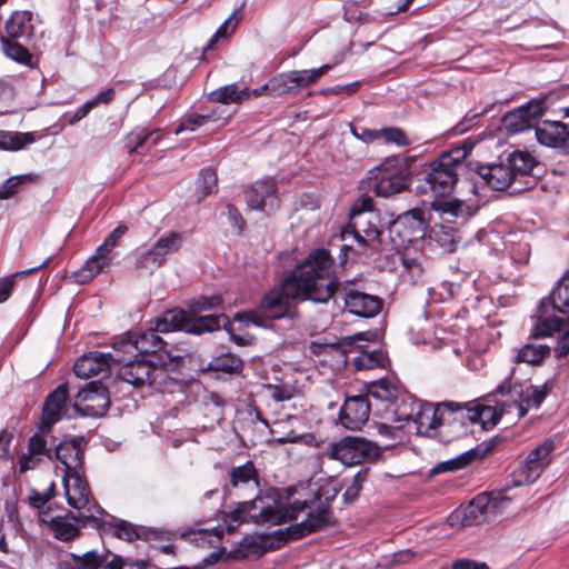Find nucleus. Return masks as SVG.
I'll use <instances>...</instances> for the list:
<instances>
[{
	"instance_id": "f257e3e1",
	"label": "nucleus",
	"mask_w": 569,
	"mask_h": 569,
	"mask_svg": "<svg viewBox=\"0 0 569 569\" xmlns=\"http://www.w3.org/2000/svg\"><path fill=\"white\" fill-rule=\"evenodd\" d=\"M333 259L326 249L311 251L283 280L280 288L269 290L257 310L237 313L234 319L264 326V319L295 318L290 300L326 303L332 298V283L328 272Z\"/></svg>"
},
{
	"instance_id": "f03ea898",
	"label": "nucleus",
	"mask_w": 569,
	"mask_h": 569,
	"mask_svg": "<svg viewBox=\"0 0 569 569\" xmlns=\"http://www.w3.org/2000/svg\"><path fill=\"white\" fill-rule=\"evenodd\" d=\"M339 490L336 486H322L310 499L295 500L290 503L288 515H295L293 520L303 510L308 509L309 511L301 522L292 523L286 529H278L276 531L277 538L282 543H287L336 526L337 518L332 510V502L336 500Z\"/></svg>"
},
{
	"instance_id": "7ed1b4c3",
	"label": "nucleus",
	"mask_w": 569,
	"mask_h": 569,
	"mask_svg": "<svg viewBox=\"0 0 569 569\" xmlns=\"http://www.w3.org/2000/svg\"><path fill=\"white\" fill-rule=\"evenodd\" d=\"M229 517L237 525L250 521L256 525H280L293 520L295 515H288V508L281 507L274 492H267L259 493L250 501L238 502Z\"/></svg>"
},
{
	"instance_id": "20e7f679",
	"label": "nucleus",
	"mask_w": 569,
	"mask_h": 569,
	"mask_svg": "<svg viewBox=\"0 0 569 569\" xmlns=\"http://www.w3.org/2000/svg\"><path fill=\"white\" fill-rule=\"evenodd\" d=\"M410 170L399 157L386 158L379 166L368 172L369 188L378 197L389 198L409 187Z\"/></svg>"
},
{
	"instance_id": "39448f33",
	"label": "nucleus",
	"mask_w": 569,
	"mask_h": 569,
	"mask_svg": "<svg viewBox=\"0 0 569 569\" xmlns=\"http://www.w3.org/2000/svg\"><path fill=\"white\" fill-rule=\"evenodd\" d=\"M511 502L512 497L508 496V488L480 492L467 506L460 508L461 523L469 527L490 522L502 515Z\"/></svg>"
},
{
	"instance_id": "423d86ee",
	"label": "nucleus",
	"mask_w": 569,
	"mask_h": 569,
	"mask_svg": "<svg viewBox=\"0 0 569 569\" xmlns=\"http://www.w3.org/2000/svg\"><path fill=\"white\" fill-rule=\"evenodd\" d=\"M470 149H453L430 164L425 181L436 197L445 198L451 194L458 182L459 170L463 167L461 161Z\"/></svg>"
},
{
	"instance_id": "0eeeda50",
	"label": "nucleus",
	"mask_w": 569,
	"mask_h": 569,
	"mask_svg": "<svg viewBox=\"0 0 569 569\" xmlns=\"http://www.w3.org/2000/svg\"><path fill=\"white\" fill-rule=\"evenodd\" d=\"M383 447L361 437L347 436L339 441L323 443L319 458L338 460L340 462H365L366 460H378L381 457Z\"/></svg>"
},
{
	"instance_id": "6e6552de",
	"label": "nucleus",
	"mask_w": 569,
	"mask_h": 569,
	"mask_svg": "<svg viewBox=\"0 0 569 569\" xmlns=\"http://www.w3.org/2000/svg\"><path fill=\"white\" fill-rule=\"evenodd\" d=\"M63 487L70 507L86 513L102 516L104 509L93 499L84 477L83 465H63Z\"/></svg>"
},
{
	"instance_id": "1a4fd4ad",
	"label": "nucleus",
	"mask_w": 569,
	"mask_h": 569,
	"mask_svg": "<svg viewBox=\"0 0 569 569\" xmlns=\"http://www.w3.org/2000/svg\"><path fill=\"white\" fill-rule=\"evenodd\" d=\"M118 377L136 389H142L144 387L162 389L166 387L169 379L164 367L157 366L144 358L133 359L122 363L118 369Z\"/></svg>"
},
{
	"instance_id": "9d476101",
	"label": "nucleus",
	"mask_w": 569,
	"mask_h": 569,
	"mask_svg": "<svg viewBox=\"0 0 569 569\" xmlns=\"http://www.w3.org/2000/svg\"><path fill=\"white\" fill-rule=\"evenodd\" d=\"M82 526H91L103 532H111L119 539L131 542L136 539L149 540H171L173 535L167 531H160L151 528L138 529L133 523L127 520L107 521L101 516L88 513L83 517Z\"/></svg>"
},
{
	"instance_id": "9b49d317",
	"label": "nucleus",
	"mask_w": 569,
	"mask_h": 569,
	"mask_svg": "<svg viewBox=\"0 0 569 569\" xmlns=\"http://www.w3.org/2000/svg\"><path fill=\"white\" fill-rule=\"evenodd\" d=\"M547 388L536 386H522L519 383L511 385L505 381L493 391V397L506 398L503 401V410L506 407L516 409L519 417H525L530 408H538L547 396Z\"/></svg>"
},
{
	"instance_id": "f8f14e48",
	"label": "nucleus",
	"mask_w": 569,
	"mask_h": 569,
	"mask_svg": "<svg viewBox=\"0 0 569 569\" xmlns=\"http://www.w3.org/2000/svg\"><path fill=\"white\" fill-rule=\"evenodd\" d=\"M423 212L410 210L400 214L389 227L390 239L396 249L420 247L426 236Z\"/></svg>"
},
{
	"instance_id": "ddd939ff",
	"label": "nucleus",
	"mask_w": 569,
	"mask_h": 569,
	"mask_svg": "<svg viewBox=\"0 0 569 569\" xmlns=\"http://www.w3.org/2000/svg\"><path fill=\"white\" fill-rule=\"evenodd\" d=\"M128 227L119 224L112 230L104 241L96 249L94 254L91 256L84 264L74 272V278L78 283H88L99 273L108 270L112 263L111 251L119 244L120 239L127 233Z\"/></svg>"
},
{
	"instance_id": "4468645a",
	"label": "nucleus",
	"mask_w": 569,
	"mask_h": 569,
	"mask_svg": "<svg viewBox=\"0 0 569 569\" xmlns=\"http://www.w3.org/2000/svg\"><path fill=\"white\" fill-rule=\"evenodd\" d=\"M328 280L332 283V296L340 295L350 313L362 318H372L380 312L382 300L378 296L360 291L351 283L337 282L332 279V268L329 269Z\"/></svg>"
},
{
	"instance_id": "2eb2a0df",
	"label": "nucleus",
	"mask_w": 569,
	"mask_h": 569,
	"mask_svg": "<svg viewBox=\"0 0 569 569\" xmlns=\"http://www.w3.org/2000/svg\"><path fill=\"white\" fill-rule=\"evenodd\" d=\"M350 340L349 353L358 352L355 357L345 355L340 348L333 346H315L313 352L318 355L335 352L339 358H343V362L351 363L357 370H370L385 365L386 353L382 350L369 349L368 346L358 343L359 341L366 340L365 333H357L353 337H350Z\"/></svg>"
},
{
	"instance_id": "dca6fc26",
	"label": "nucleus",
	"mask_w": 569,
	"mask_h": 569,
	"mask_svg": "<svg viewBox=\"0 0 569 569\" xmlns=\"http://www.w3.org/2000/svg\"><path fill=\"white\" fill-rule=\"evenodd\" d=\"M109 403L107 388L100 381H90L78 392L73 408L81 416L101 417Z\"/></svg>"
},
{
	"instance_id": "f3484780",
	"label": "nucleus",
	"mask_w": 569,
	"mask_h": 569,
	"mask_svg": "<svg viewBox=\"0 0 569 569\" xmlns=\"http://www.w3.org/2000/svg\"><path fill=\"white\" fill-rule=\"evenodd\" d=\"M222 303L220 296L200 297L190 305L191 311V333L200 335L210 332L228 323V318L224 315H208L196 317L197 313L214 309Z\"/></svg>"
},
{
	"instance_id": "a211bd4d",
	"label": "nucleus",
	"mask_w": 569,
	"mask_h": 569,
	"mask_svg": "<svg viewBox=\"0 0 569 569\" xmlns=\"http://www.w3.org/2000/svg\"><path fill=\"white\" fill-rule=\"evenodd\" d=\"M68 392V383L63 382L46 397L41 409V417L37 423L38 429L52 431L53 426L59 422L66 413Z\"/></svg>"
},
{
	"instance_id": "6ab92c4d",
	"label": "nucleus",
	"mask_w": 569,
	"mask_h": 569,
	"mask_svg": "<svg viewBox=\"0 0 569 569\" xmlns=\"http://www.w3.org/2000/svg\"><path fill=\"white\" fill-rule=\"evenodd\" d=\"M545 113V103L532 100L506 113L502 118L505 129L511 133H518L536 126Z\"/></svg>"
},
{
	"instance_id": "aec40b11",
	"label": "nucleus",
	"mask_w": 569,
	"mask_h": 569,
	"mask_svg": "<svg viewBox=\"0 0 569 569\" xmlns=\"http://www.w3.org/2000/svg\"><path fill=\"white\" fill-rule=\"evenodd\" d=\"M372 403L367 396L348 397L339 411V423L348 430H359L368 421Z\"/></svg>"
},
{
	"instance_id": "412c9836",
	"label": "nucleus",
	"mask_w": 569,
	"mask_h": 569,
	"mask_svg": "<svg viewBox=\"0 0 569 569\" xmlns=\"http://www.w3.org/2000/svg\"><path fill=\"white\" fill-rule=\"evenodd\" d=\"M400 389L388 379L373 381L368 386L367 398L373 400L375 415L381 418L387 413L395 403L399 401L401 396Z\"/></svg>"
},
{
	"instance_id": "4be33fe9",
	"label": "nucleus",
	"mask_w": 569,
	"mask_h": 569,
	"mask_svg": "<svg viewBox=\"0 0 569 569\" xmlns=\"http://www.w3.org/2000/svg\"><path fill=\"white\" fill-rule=\"evenodd\" d=\"M247 204L254 210L278 208L277 186L273 179H263L252 183L244 192Z\"/></svg>"
},
{
	"instance_id": "5701e85b",
	"label": "nucleus",
	"mask_w": 569,
	"mask_h": 569,
	"mask_svg": "<svg viewBox=\"0 0 569 569\" xmlns=\"http://www.w3.org/2000/svg\"><path fill=\"white\" fill-rule=\"evenodd\" d=\"M88 516L86 512L79 511L74 515L72 511H67L64 516L52 517L49 520L43 519L48 523L53 537L60 541L69 542L74 540L81 535L83 517Z\"/></svg>"
},
{
	"instance_id": "b1692460",
	"label": "nucleus",
	"mask_w": 569,
	"mask_h": 569,
	"mask_svg": "<svg viewBox=\"0 0 569 569\" xmlns=\"http://www.w3.org/2000/svg\"><path fill=\"white\" fill-rule=\"evenodd\" d=\"M113 362L120 363L122 359L113 353L89 352L76 361L73 371L79 378H90L107 371Z\"/></svg>"
},
{
	"instance_id": "393cba45",
	"label": "nucleus",
	"mask_w": 569,
	"mask_h": 569,
	"mask_svg": "<svg viewBox=\"0 0 569 569\" xmlns=\"http://www.w3.org/2000/svg\"><path fill=\"white\" fill-rule=\"evenodd\" d=\"M443 415V402L420 405L413 423L417 432L423 436H432L438 427L445 426Z\"/></svg>"
},
{
	"instance_id": "a878e982",
	"label": "nucleus",
	"mask_w": 569,
	"mask_h": 569,
	"mask_svg": "<svg viewBox=\"0 0 569 569\" xmlns=\"http://www.w3.org/2000/svg\"><path fill=\"white\" fill-rule=\"evenodd\" d=\"M38 16L29 10L13 11L6 21L4 29L10 39H30L33 36Z\"/></svg>"
},
{
	"instance_id": "bb28decb",
	"label": "nucleus",
	"mask_w": 569,
	"mask_h": 569,
	"mask_svg": "<svg viewBox=\"0 0 569 569\" xmlns=\"http://www.w3.org/2000/svg\"><path fill=\"white\" fill-rule=\"evenodd\" d=\"M478 177L481 182L497 191L507 189L513 181L510 166H507V163L503 162L480 166L478 169Z\"/></svg>"
},
{
	"instance_id": "cd10ccee",
	"label": "nucleus",
	"mask_w": 569,
	"mask_h": 569,
	"mask_svg": "<svg viewBox=\"0 0 569 569\" xmlns=\"http://www.w3.org/2000/svg\"><path fill=\"white\" fill-rule=\"evenodd\" d=\"M273 537L277 539V546L272 543L268 545L269 537L268 536H257V537H244L239 543L238 548L234 550V556L237 559H248L251 557L259 558L263 556L266 552L270 550L278 549L282 547V543L273 533Z\"/></svg>"
},
{
	"instance_id": "c85d7f7f",
	"label": "nucleus",
	"mask_w": 569,
	"mask_h": 569,
	"mask_svg": "<svg viewBox=\"0 0 569 569\" xmlns=\"http://www.w3.org/2000/svg\"><path fill=\"white\" fill-rule=\"evenodd\" d=\"M159 333L162 332L157 330L156 325L154 328H150L146 331L140 332L138 336H136L133 341L121 340L119 342V346L123 350L136 349L142 353H156L158 351L163 350L166 346V342L159 336Z\"/></svg>"
},
{
	"instance_id": "c756f323",
	"label": "nucleus",
	"mask_w": 569,
	"mask_h": 569,
	"mask_svg": "<svg viewBox=\"0 0 569 569\" xmlns=\"http://www.w3.org/2000/svg\"><path fill=\"white\" fill-rule=\"evenodd\" d=\"M505 400L506 398H501V400L497 399V407L472 402L473 423H479L482 429L493 428L503 413L511 411L510 407H506V410L502 409Z\"/></svg>"
},
{
	"instance_id": "7c9ffc66",
	"label": "nucleus",
	"mask_w": 569,
	"mask_h": 569,
	"mask_svg": "<svg viewBox=\"0 0 569 569\" xmlns=\"http://www.w3.org/2000/svg\"><path fill=\"white\" fill-rule=\"evenodd\" d=\"M157 330L162 333L184 331L191 333V315L182 309L164 311L157 320Z\"/></svg>"
},
{
	"instance_id": "2f4dec72",
	"label": "nucleus",
	"mask_w": 569,
	"mask_h": 569,
	"mask_svg": "<svg viewBox=\"0 0 569 569\" xmlns=\"http://www.w3.org/2000/svg\"><path fill=\"white\" fill-rule=\"evenodd\" d=\"M87 446L88 441L82 436L64 438L56 446L54 457L59 462H81Z\"/></svg>"
},
{
	"instance_id": "473e14b6",
	"label": "nucleus",
	"mask_w": 569,
	"mask_h": 569,
	"mask_svg": "<svg viewBox=\"0 0 569 569\" xmlns=\"http://www.w3.org/2000/svg\"><path fill=\"white\" fill-rule=\"evenodd\" d=\"M377 214H362L356 213L349 222L355 238L360 243H366L367 240L378 239L380 231L377 227Z\"/></svg>"
},
{
	"instance_id": "72a5a7b5",
	"label": "nucleus",
	"mask_w": 569,
	"mask_h": 569,
	"mask_svg": "<svg viewBox=\"0 0 569 569\" xmlns=\"http://www.w3.org/2000/svg\"><path fill=\"white\" fill-rule=\"evenodd\" d=\"M536 137L539 143L557 148L568 141L569 131L563 123L543 122L541 127L536 128Z\"/></svg>"
},
{
	"instance_id": "f704fd0d",
	"label": "nucleus",
	"mask_w": 569,
	"mask_h": 569,
	"mask_svg": "<svg viewBox=\"0 0 569 569\" xmlns=\"http://www.w3.org/2000/svg\"><path fill=\"white\" fill-rule=\"evenodd\" d=\"M420 405L409 396L401 395L397 405L392 406L382 417L389 422H396L402 426L403 422H413Z\"/></svg>"
},
{
	"instance_id": "c9c22d12",
	"label": "nucleus",
	"mask_w": 569,
	"mask_h": 569,
	"mask_svg": "<svg viewBox=\"0 0 569 569\" xmlns=\"http://www.w3.org/2000/svg\"><path fill=\"white\" fill-rule=\"evenodd\" d=\"M443 410L445 426H453L458 423L462 428H466L469 425H473L472 402H443Z\"/></svg>"
},
{
	"instance_id": "e433bc0d",
	"label": "nucleus",
	"mask_w": 569,
	"mask_h": 569,
	"mask_svg": "<svg viewBox=\"0 0 569 569\" xmlns=\"http://www.w3.org/2000/svg\"><path fill=\"white\" fill-rule=\"evenodd\" d=\"M403 270L410 276L411 281L416 282L423 273V253L420 247H406L397 249Z\"/></svg>"
},
{
	"instance_id": "4c0bfd02",
	"label": "nucleus",
	"mask_w": 569,
	"mask_h": 569,
	"mask_svg": "<svg viewBox=\"0 0 569 569\" xmlns=\"http://www.w3.org/2000/svg\"><path fill=\"white\" fill-rule=\"evenodd\" d=\"M52 431H42L37 428V431L28 440V451L26 453V460H37L41 462L43 460H52V450L48 446L47 437Z\"/></svg>"
},
{
	"instance_id": "58836bf2",
	"label": "nucleus",
	"mask_w": 569,
	"mask_h": 569,
	"mask_svg": "<svg viewBox=\"0 0 569 569\" xmlns=\"http://www.w3.org/2000/svg\"><path fill=\"white\" fill-rule=\"evenodd\" d=\"M183 241L184 236L182 232L167 231L158 238L151 248L156 251L154 254L166 262L168 256L179 252Z\"/></svg>"
},
{
	"instance_id": "ea45409f",
	"label": "nucleus",
	"mask_w": 569,
	"mask_h": 569,
	"mask_svg": "<svg viewBox=\"0 0 569 569\" xmlns=\"http://www.w3.org/2000/svg\"><path fill=\"white\" fill-rule=\"evenodd\" d=\"M251 92L248 87L239 89L236 83L220 87L210 93V100L229 104L240 103L250 97Z\"/></svg>"
},
{
	"instance_id": "a19ab883",
	"label": "nucleus",
	"mask_w": 569,
	"mask_h": 569,
	"mask_svg": "<svg viewBox=\"0 0 569 569\" xmlns=\"http://www.w3.org/2000/svg\"><path fill=\"white\" fill-rule=\"evenodd\" d=\"M34 141L32 132L0 131V150L19 151Z\"/></svg>"
},
{
	"instance_id": "79ce46f5",
	"label": "nucleus",
	"mask_w": 569,
	"mask_h": 569,
	"mask_svg": "<svg viewBox=\"0 0 569 569\" xmlns=\"http://www.w3.org/2000/svg\"><path fill=\"white\" fill-rule=\"evenodd\" d=\"M510 471L511 483L520 487L535 482L542 473L546 465H513Z\"/></svg>"
},
{
	"instance_id": "37998d69",
	"label": "nucleus",
	"mask_w": 569,
	"mask_h": 569,
	"mask_svg": "<svg viewBox=\"0 0 569 569\" xmlns=\"http://www.w3.org/2000/svg\"><path fill=\"white\" fill-rule=\"evenodd\" d=\"M549 355L550 348L547 345L527 343L517 351L516 362H526L536 366L540 365Z\"/></svg>"
},
{
	"instance_id": "c03bdc74",
	"label": "nucleus",
	"mask_w": 569,
	"mask_h": 569,
	"mask_svg": "<svg viewBox=\"0 0 569 569\" xmlns=\"http://www.w3.org/2000/svg\"><path fill=\"white\" fill-rule=\"evenodd\" d=\"M114 94H116V92H114L113 88H109V89L100 92L97 97L87 101L80 108H78L74 111V113L70 117V119L68 120V123L70 126H74L80 120H82L97 106H99L101 103H103V104L110 103L114 99Z\"/></svg>"
},
{
	"instance_id": "a18cd8bd",
	"label": "nucleus",
	"mask_w": 569,
	"mask_h": 569,
	"mask_svg": "<svg viewBox=\"0 0 569 569\" xmlns=\"http://www.w3.org/2000/svg\"><path fill=\"white\" fill-rule=\"evenodd\" d=\"M507 166L512 170V177L529 174L536 166L535 158L526 151H513L509 154Z\"/></svg>"
},
{
	"instance_id": "49530a36",
	"label": "nucleus",
	"mask_w": 569,
	"mask_h": 569,
	"mask_svg": "<svg viewBox=\"0 0 569 569\" xmlns=\"http://www.w3.org/2000/svg\"><path fill=\"white\" fill-rule=\"evenodd\" d=\"M262 90H269L270 94L283 96L288 93H297V84H295L291 72L280 73L269 80L262 87Z\"/></svg>"
},
{
	"instance_id": "de8ad7c7",
	"label": "nucleus",
	"mask_w": 569,
	"mask_h": 569,
	"mask_svg": "<svg viewBox=\"0 0 569 569\" xmlns=\"http://www.w3.org/2000/svg\"><path fill=\"white\" fill-rule=\"evenodd\" d=\"M218 190V177L212 168H203L197 179V196L199 200L207 198L208 196L217 192Z\"/></svg>"
},
{
	"instance_id": "09e8293b",
	"label": "nucleus",
	"mask_w": 569,
	"mask_h": 569,
	"mask_svg": "<svg viewBox=\"0 0 569 569\" xmlns=\"http://www.w3.org/2000/svg\"><path fill=\"white\" fill-rule=\"evenodd\" d=\"M552 308L569 318V274H566L551 292Z\"/></svg>"
},
{
	"instance_id": "8fccbe9b",
	"label": "nucleus",
	"mask_w": 569,
	"mask_h": 569,
	"mask_svg": "<svg viewBox=\"0 0 569 569\" xmlns=\"http://www.w3.org/2000/svg\"><path fill=\"white\" fill-rule=\"evenodd\" d=\"M243 367L242 360L232 353H222L211 359L208 368L213 371L226 373L239 372Z\"/></svg>"
},
{
	"instance_id": "3c124183",
	"label": "nucleus",
	"mask_w": 569,
	"mask_h": 569,
	"mask_svg": "<svg viewBox=\"0 0 569 569\" xmlns=\"http://www.w3.org/2000/svg\"><path fill=\"white\" fill-rule=\"evenodd\" d=\"M0 40L2 44V50L8 58L22 64H31L32 54L26 47L13 41L10 38L1 37Z\"/></svg>"
},
{
	"instance_id": "603ef678",
	"label": "nucleus",
	"mask_w": 569,
	"mask_h": 569,
	"mask_svg": "<svg viewBox=\"0 0 569 569\" xmlns=\"http://www.w3.org/2000/svg\"><path fill=\"white\" fill-rule=\"evenodd\" d=\"M331 68V64H323L317 69L290 71L293 82L297 84V92H299L302 87H308L317 82V80L326 74Z\"/></svg>"
},
{
	"instance_id": "864d4df0",
	"label": "nucleus",
	"mask_w": 569,
	"mask_h": 569,
	"mask_svg": "<svg viewBox=\"0 0 569 569\" xmlns=\"http://www.w3.org/2000/svg\"><path fill=\"white\" fill-rule=\"evenodd\" d=\"M566 323V319L558 317L539 318L533 327L531 336L533 338H545L551 336L553 332H560Z\"/></svg>"
},
{
	"instance_id": "5fc2aeb1",
	"label": "nucleus",
	"mask_w": 569,
	"mask_h": 569,
	"mask_svg": "<svg viewBox=\"0 0 569 569\" xmlns=\"http://www.w3.org/2000/svg\"><path fill=\"white\" fill-rule=\"evenodd\" d=\"M154 253H156V251L152 248H150V249L143 251L142 253H140L136 258V262H134L136 270L140 274H143V273L151 274L157 269H159L160 267H162L164 264V262L160 259V257L156 256Z\"/></svg>"
},
{
	"instance_id": "6e6d98bb",
	"label": "nucleus",
	"mask_w": 569,
	"mask_h": 569,
	"mask_svg": "<svg viewBox=\"0 0 569 569\" xmlns=\"http://www.w3.org/2000/svg\"><path fill=\"white\" fill-rule=\"evenodd\" d=\"M496 442L493 440L485 441L478 445L477 447L467 450L460 456L449 459L446 462H472L475 460H482L488 457V453L492 451Z\"/></svg>"
},
{
	"instance_id": "4d7b16f0",
	"label": "nucleus",
	"mask_w": 569,
	"mask_h": 569,
	"mask_svg": "<svg viewBox=\"0 0 569 569\" xmlns=\"http://www.w3.org/2000/svg\"><path fill=\"white\" fill-rule=\"evenodd\" d=\"M50 261H51V257H48L40 264H38L33 268L16 272L11 277L0 279V303L7 301L8 298L10 297L11 291L14 287V278L16 277L31 274V273L40 270L41 268L46 267Z\"/></svg>"
},
{
	"instance_id": "13d9d810",
	"label": "nucleus",
	"mask_w": 569,
	"mask_h": 569,
	"mask_svg": "<svg viewBox=\"0 0 569 569\" xmlns=\"http://www.w3.org/2000/svg\"><path fill=\"white\" fill-rule=\"evenodd\" d=\"M251 480L258 486V472L254 465H240L233 468L230 473V482L233 487L239 483H247Z\"/></svg>"
},
{
	"instance_id": "bf43d9fd",
	"label": "nucleus",
	"mask_w": 569,
	"mask_h": 569,
	"mask_svg": "<svg viewBox=\"0 0 569 569\" xmlns=\"http://www.w3.org/2000/svg\"><path fill=\"white\" fill-rule=\"evenodd\" d=\"M558 448L556 440L552 438L545 439L536 446L527 456L525 462H541L551 458V453Z\"/></svg>"
},
{
	"instance_id": "052dcab7",
	"label": "nucleus",
	"mask_w": 569,
	"mask_h": 569,
	"mask_svg": "<svg viewBox=\"0 0 569 569\" xmlns=\"http://www.w3.org/2000/svg\"><path fill=\"white\" fill-rule=\"evenodd\" d=\"M239 23V19L237 18V12H233L214 32V34L210 38L208 44L204 50H212L218 41L224 39L232 34L237 29Z\"/></svg>"
},
{
	"instance_id": "680f3d73",
	"label": "nucleus",
	"mask_w": 569,
	"mask_h": 569,
	"mask_svg": "<svg viewBox=\"0 0 569 569\" xmlns=\"http://www.w3.org/2000/svg\"><path fill=\"white\" fill-rule=\"evenodd\" d=\"M33 180L32 174L11 177L0 186V199H8L16 194L21 184Z\"/></svg>"
},
{
	"instance_id": "e2e57ef3",
	"label": "nucleus",
	"mask_w": 569,
	"mask_h": 569,
	"mask_svg": "<svg viewBox=\"0 0 569 569\" xmlns=\"http://www.w3.org/2000/svg\"><path fill=\"white\" fill-rule=\"evenodd\" d=\"M153 137V133H149L144 128H137L127 136V146L129 148V154L139 152L140 149L148 143L149 139Z\"/></svg>"
},
{
	"instance_id": "0e129e2a",
	"label": "nucleus",
	"mask_w": 569,
	"mask_h": 569,
	"mask_svg": "<svg viewBox=\"0 0 569 569\" xmlns=\"http://www.w3.org/2000/svg\"><path fill=\"white\" fill-rule=\"evenodd\" d=\"M439 208L443 213H450L453 217L465 218L470 216V207L465 201L452 198L439 202Z\"/></svg>"
},
{
	"instance_id": "69168bd1",
	"label": "nucleus",
	"mask_w": 569,
	"mask_h": 569,
	"mask_svg": "<svg viewBox=\"0 0 569 569\" xmlns=\"http://www.w3.org/2000/svg\"><path fill=\"white\" fill-rule=\"evenodd\" d=\"M70 558L77 561L80 569H99L104 561V558L97 551H88L82 556L70 553Z\"/></svg>"
},
{
	"instance_id": "338daca9",
	"label": "nucleus",
	"mask_w": 569,
	"mask_h": 569,
	"mask_svg": "<svg viewBox=\"0 0 569 569\" xmlns=\"http://www.w3.org/2000/svg\"><path fill=\"white\" fill-rule=\"evenodd\" d=\"M213 113L210 114H191L182 120L174 133L178 136L184 130H196L209 121H213Z\"/></svg>"
},
{
	"instance_id": "774afa93",
	"label": "nucleus",
	"mask_w": 569,
	"mask_h": 569,
	"mask_svg": "<svg viewBox=\"0 0 569 569\" xmlns=\"http://www.w3.org/2000/svg\"><path fill=\"white\" fill-rule=\"evenodd\" d=\"M382 139L388 143H396L399 147L409 144L406 133L395 127L379 129V140Z\"/></svg>"
}]
</instances>
